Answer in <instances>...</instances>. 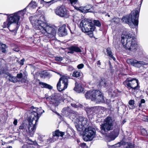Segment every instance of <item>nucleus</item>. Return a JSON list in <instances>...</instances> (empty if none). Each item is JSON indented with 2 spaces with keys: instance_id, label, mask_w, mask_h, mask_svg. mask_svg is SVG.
<instances>
[{
  "instance_id": "obj_1",
  "label": "nucleus",
  "mask_w": 148,
  "mask_h": 148,
  "mask_svg": "<svg viewBox=\"0 0 148 148\" xmlns=\"http://www.w3.org/2000/svg\"><path fill=\"white\" fill-rule=\"evenodd\" d=\"M30 20L34 28L39 30L40 35L42 34L48 38L55 37L56 31L54 28L41 20L36 19L34 17L31 18Z\"/></svg>"
},
{
  "instance_id": "obj_2",
  "label": "nucleus",
  "mask_w": 148,
  "mask_h": 148,
  "mask_svg": "<svg viewBox=\"0 0 148 148\" xmlns=\"http://www.w3.org/2000/svg\"><path fill=\"white\" fill-rule=\"evenodd\" d=\"M25 9L26 8L23 10L19 11L18 12L10 14H4L8 16L7 20L9 21L11 24V27L9 28V30L10 31L14 33L16 32L20 26L19 21L20 18L23 16L25 13Z\"/></svg>"
},
{
  "instance_id": "obj_3",
  "label": "nucleus",
  "mask_w": 148,
  "mask_h": 148,
  "mask_svg": "<svg viewBox=\"0 0 148 148\" xmlns=\"http://www.w3.org/2000/svg\"><path fill=\"white\" fill-rule=\"evenodd\" d=\"M121 42L126 49L135 52L137 50V44L135 38L130 34L121 35Z\"/></svg>"
},
{
  "instance_id": "obj_4",
  "label": "nucleus",
  "mask_w": 148,
  "mask_h": 148,
  "mask_svg": "<svg viewBox=\"0 0 148 148\" xmlns=\"http://www.w3.org/2000/svg\"><path fill=\"white\" fill-rule=\"evenodd\" d=\"M40 116V115L38 114L37 110L31 112L30 115L28 119L29 124L27 127L29 136H33L35 132L37 122Z\"/></svg>"
},
{
  "instance_id": "obj_5",
  "label": "nucleus",
  "mask_w": 148,
  "mask_h": 148,
  "mask_svg": "<svg viewBox=\"0 0 148 148\" xmlns=\"http://www.w3.org/2000/svg\"><path fill=\"white\" fill-rule=\"evenodd\" d=\"M139 12V9L136 8L132 11L129 15L123 16L122 20L128 24L130 27L134 28L135 26H138V25Z\"/></svg>"
},
{
  "instance_id": "obj_6",
  "label": "nucleus",
  "mask_w": 148,
  "mask_h": 148,
  "mask_svg": "<svg viewBox=\"0 0 148 148\" xmlns=\"http://www.w3.org/2000/svg\"><path fill=\"white\" fill-rule=\"evenodd\" d=\"M85 96L87 99H90L97 102H102L104 101L102 93L99 90L89 91L85 94Z\"/></svg>"
},
{
  "instance_id": "obj_7",
  "label": "nucleus",
  "mask_w": 148,
  "mask_h": 148,
  "mask_svg": "<svg viewBox=\"0 0 148 148\" xmlns=\"http://www.w3.org/2000/svg\"><path fill=\"white\" fill-rule=\"evenodd\" d=\"M80 25L82 30L85 33H89V34L92 36V32L95 29V27L90 20L84 19L80 23Z\"/></svg>"
},
{
  "instance_id": "obj_8",
  "label": "nucleus",
  "mask_w": 148,
  "mask_h": 148,
  "mask_svg": "<svg viewBox=\"0 0 148 148\" xmlns=\"http://www.w3.org/2000/svg\"><path fill=\"white\" fill-rule=\"evenodd\" d=\"M125 86L128 89H132L135 91L138 90L140 87L138 80L135 78H128L124 82Z\"/></svg>"
},
{
  "instance_id": "obj_9",
  "label": "nucleus",
  "mask_w": 148,
  "mask_h": 148,
  "mask_svg": "<svg viewBox=\"0 0 148 148\" xmlns=\"http://www.w3.org/2000/svg\"><path fill=\"white\" fill-rule=\"evenodd\" d=\"M114 120L110 116L107 117L103 124L101 125V128L102 132H106L112 130L113 128Z\"/></svg>"
},
{
  "instance_id": "obj_10",
  "label": "nucleus",
  "mask_w": 148,
  "mask_h": 148,
  "mask_svg": "<svg viewBox=\"0 0 148 148\" xmlns=\"http://www.w3.org/2000/svg\"><path fill=\"white\" fill-rule=\"evenodd\" d=\"M69 78L68 76L63 75L59 79L57 85L58 90L61 91L67 88L68 85V79Z\"/></svg>"
},
{
  "instance_id": "obj_11",
  "label": "nucleus",
  "mask_w": 148,
  "mask_h": 148,
  "mask_svg": "<svg viewBox=\"0 0 148 148\" xmlns=\"http://www.w3.org/2000/svg\"><path fill=\"white\" fill-rule=\"evenodd\" d=\"M54 11L56 14L60 17L67 18L69 17L68 11L64 5L57 7Z\"/></svg>"
},
{
  "instance_id": "obj_12",
  "label": "nucleus",
  "mask_w": 148,
  "mask_h": 148,
  "mask_svg": "<svg viewBox=\"0 0 148 148\" xmlns=\"http://www.w3.org/2000/svg\"><path fill=\"white\" fill-rule=\"evenodd\" d=\"M94 130V129L91 127H89L85 129L84 131V133L86 135L85 137L84 138L85 140L88 141L92 140L95 135Z\"/></svg>"
},
{
  "instance_id": "obj_13",
  "label": "nucleus",
  "mask_w": 148,
  "mask_h": 148,
  "mask_svg": "<svg viewBox=\"0 0 148 148\" xmlns=\"http://www.w3.org/2000/svg\"><path fill=\"white\" fill-rule=\"evenodd\" d=\"M127 63L137 68H140L141 66L146 65L147 63L143 61H138L134 59H127Z\"/></svg>"
},
{
  "instance_id": "obj_14",
  "label": "nucleus",
  "mask_w": 148,
  "mask_h": 148,
  "mask_svg": "<svg viewBox=\"0 0 148 148\" xmlns=\"http://www.w3.org/2000/svg\"><path fill=\"white\" fill-rule=\"evenodd\" d=\"M92 7V5H86L85 6L77 7L74 6V8L76 10L79 11L81 12L86 13L87 12H93V9L91 8Z\"/></svg>"
},
{
  "instance_id": "obj_15",
  "label": "nucleus",
  "mask_w": 148,
  "mask_h": 148,
  "mask_svg": "<svg viewBox=\"0 0 148 148\" xmlns=\"http://www.w3.org/2000/svg\"><path fill=\"white\" fill-rule=\"evenodd\" d=\"M79 121L78 124L76 126L77 130L79 132L82 131V128L83 126L86 124L87 122V119L82 116L79 117Z\"/></svg>"
},
{
  "instance_id": "obj_16",
  "label": "nucleus",
  "mask_w": 148,
  "mask_h": 148,
  "mask_svg": "<svg viewBox=\"0 0 148 148\" xmlns=\"http://www.w3.org/2000/svg\"><path fill=\"white\" fill-rule=\"evenodd\" d=\"M119 127H116L113 131L111 132L109 135V141L113 140L118 136L119 133Z\"/></svg>"
},
{
  "instance_id": "obj_17",
  "label": "nucleus",
  "mask_w": 148,
  "mask_h": 148,
  "mask_svg": "<svg viewBox=\"0 0 148 148\" xmlns=\"http://www.w3.org/2000/svg\"><path fill=\"white\" fill-rule=\"evenodd\" d=\"M66 26V25H64L59 29L58 34L59 36H63L67 34V31Z\"/></svg>"
},
{
  "instance_id": "obj_18",
  "label": "nucleus",
  "mask_w": 148,
  "mask_h": 148,
  "mask_svg": "<svg viewBox=\"0 0 148 148\" xmlns=\"http://www.w3.org/2000/svg\"><path fill=\"white\" fill-rule=\"evenodd\" d=\"M27 124L23 123L19 126L18 130L19 132L23 133V134H25L27 132Z\"/></svg>"
},
{
  "instance_id": "obj_19",
  "label": "nucleus",
  "mask_w": 148,
  "mask_h": 148,
  "mask_svg": "<svg viewBox=\"0 0 148 148\" xmlns=\"http://www.w3.org/2000/svg\"><path fill=\"white\" fill-rule=\"evenodd\" d=\"M97 110L98 108L97 106L91 108L87 107L86 109V110L87 114L94 115Z\"/></svg>"
},
{
  "instance_id": "obj_20",
  "label": "nucleus",
  "mask_w": 148,
  "mask_h": 148,
  "mask_svg": "<svg viewBox=\"0 0 148 148\" xmlns=\"http://www.w3.org/2000/svg\"><path fill=\"white\" fill-rule=\"evenodd\" d=\"M69 51L68 53H73L74 52L79 53L82 52L81 50L79 47L77 46H72L69 48Z\"/></svg>"
},
{
  "instance_id": "obj_21",
  "label": "nucleus",
  "mask_w": 148,
  "mask_h": 148,
  "mask_svg": "<svg viewBox=\"0 0 148 148\" xmlns=\"http://www.w3.org/2000/svg\"><path fill=\"white\" fill-rule=\"evenodd\" d=\"M75 91L78 93L82 92H83L84 88L81 85L78 84L76 82L75 83V87L74 88Z\"/></svg>"
},
{
  "instance_id": "obj_22",
  "label": "nucleus",
  "mask_w": 148,
  "mask_h": 148,
  "mask_svg": "<svg viewBox=\"0 0 148 148\" xmlns=\"http://www.w3.org/2000/svg\"><path fill=\"white\" fill-rule=\"evenodd\" d=\"M7 75L8 77V79L10 81L14 83L17 82L18 80L16 77L12 75L9 73H7Z\"/></svg>"
},
{
  "instance_id": "obj_23",
  "label": "nucleus",
  "mask_w": 148,
  "mask_h": 148,
  "mask_svg": "<svg viewBox=\"0 0 148 148\" xmlns=\"http://www.w3.org/2000/svg\"><path fill=\"white\" fill-rule=\"evenodd\" d=\"M64 134V132H60L59 130H56L54 132H53V135L54 137L55 136L62 137Z\"/></svg>"
},
{
  "instance_id": "obj_24",
  "label": "nucleus",
  "mask_w": 148,
  "mask_h": 148,
  "mask_svg": "<svg viewBox=\"0 0 148 148\" xmlns=\"http://www.w3.org/2000/svg\"><path fill=\"white\" fill-rule=\"evenodd\" d=\"M106 52L108 54V56H109L110 58H112L115 61L116 60L115 58L113 56L111 50L110 48H108L106 49Z\"/></svg>"
},
{
  "instance_id": "obj_25",
  "label": "nucleus",
  "mask_w": 148,
  "mask_h": 148,
  "mask_svg": "<svg viewBox=\"0 0 148 148\" xmlns=\"http://www.w3.org/2000/svg\"><path fill=\"white\" fill-rule=\"evenodd\" d=\"M50 103L54 105L55 106L58 105L59 102L55 97L52 96L50 101Z\"/></svg>"
},
{
  "instance_id": "obj_26",
  "label": "nucleus",
  "mask_w": 148,
  "mask_h": 148,
  "mask_svg": "<svg viewBox=\"0 0 148 148\" xmlns=\"http://www.w3.org/2000/svg\"><path fill=\"white\" fill-rule=\"evenodd\" d=\"M128 103L129 104L128 107L130 109H133L135 108V107L134 106L135 103L134 100H130L129 101Z\"/></svg>"
},
{
  "instance_id": "obj_27",
  "label": "nucleus",
  "mask_w": 148,
  "mask_h": 148,
  "mask_svg": "<svg viewBox=\"0 0 148 148\" xmlns=\"http://www.w3.org/2000/svg\"><path fill=\"white\" fill-rule=\"evenodd\" d=\"M39 84L43 86L44 87L48 88L49 89H51L53 87L51 85L47 84L46 83H43L42 82H40Z\"/></svg>"
},
{
  "instance_id": "obj_28",
  "label": "nucleus",
  "mask_w": 148,
  "mask_h": 148,
  "mask_svg": "<svg viewBox=\"0 0 148 148\" xmlns=\"http://www.w3.org/2000/svg\"><path fill=\"white\" fill-rule=\"evenodd\" d=\"M11 25V24L10 22V21H6L4 22L2 27L3 28H5L7 27L9 29Z\"/></svg>"
},
{
  "instance_id": "obj_29",
  "label": "nucleus",
  "mask_w": 148,
  "mask_h": 148,
  "mask_svg": "<svg viewBox=\"0 0 148 148\" xmlns=\"http://www.w3.org/2000/svg\"><path fill=\"white\" fill-rule=\"evenodd\" d=\"M37 4L34 1L31 2L26 7H30L31 8H34L37 7Z\"/></svg>"
},
{
  "instance_id": "obj_30",
  "label": "nucleus",
  "mask_w": 148,
  "mask_h": 148,
  "mask_svg": "<svg viewBox=\"0 0 148 148\" xmlns=\"http://www.w3.org/2000/svg\"><path fill=\"white\" fill-rule=\"evenodd\" d=\"M7 48L6 45L5 44L2 45V46L0 47V49L2 52L5 53L6 52V49Z\"/></svg>"
},
{
  "instance_id": "obj_31",
  "label": "nucleus",
  "mask_w": 148,
  "mask_h": 148,
  "mask_svg": "<svg viewBox=\"0 0 148 148\" xmlns=\"http://www.w3.org/2000/svg\"><path fill=\"white\" fill-rule=\"evenodd\" d=\"M141 133L143 136H148L147 132L145 129L143 128L141 129Z\"/></svg>"
},
{
  "instance_id": "obj_32",
  "label": "nucleus",
  "mask_w": 148,
  "mask_h": 148,
  "mask_svg": "<svg viewBox=\"0 0 148 148\" xmlns=\"http://www.w3.org/2000/svg\"><path fill=\"white\" fill-rule=\"evenodd\" d=\"M126 148H134V144L132 143H126Z\"/></svg>"
},
{
  "instance_id": "obj_33",
  "label": "nucleus",
  "mask_w": 148,
  "mask_h": 148,
  "mask_svg": "<svg viewBox=\"0 0 148 148\" xmlns=\"http://www.w3.org/2000/svg\"><path fill=\"white\" fill-rule=\"evenodd\" d=\"M80 76V73L78 71H74L72 74V76L75 77H78Z\"/></svg>"
},
{
  "instance_id": "obj_34",
  "label": "nucleus",
  "mask_w": 148,
  "mask_h": 148,
  "mask_svg": "<svg viewBox=\"0 0 148 148\" xmlns=\"http://www.w3.org/2000/svg\"><path fill=\"white\" fill-rule=\"evenodd\" d=\"M63 110L65 112V113H66V112L69 113H72V111L70 110L69 107L64 108L63 109Z\"/></svg>"
},
{
  "instance_id": "obj_35",
  "label": "nucleus",
  "mask_w": 148,
  "mask_h": 148,
  "mask_svg": "<svg viewBox=\"0 0 148 148\" xmlns=\"http://www.w3.org/2000/svg\"><path fill=\"white\" fill-rule=\"evenodd\" d=\"M100 86H103L104 87H106L108 85H107V83L105 81V80H102L101 79V81L100 83Z\"/></svg>"
},
{
  "instance_id": "obj_36",
  "label": "nucleus",
  "mask_w": 148,
  "mask_h": 148,
  "mask_svg": "<svg viewBox=\"0 0 148 148\" xmlns=\"http://www.w3.org/2000/svg\"><path fill=\"white\" fill-rule=\"evenodd\" d=\"M68 28L70 30L71 33L73 34L75 29V26L73 25V26L72 27H71L70 26H69Z\"/></svg>"
},
{
  "instance_id": "obj_37",
  "label": "nucleus",
  "mask_w": 148,
  "mask_h": 148,
  "mask_svg": "<svg viewBox=\"0 0 148 148\" xmlns=\"http://www.w3.org/2000/svg\"><path fill=\"white\" fill-rule=\"evenodd\" d=\"M94 22L95 25L97 27H99L101 26L100 22L98 20H94Z\"/></svg>"
},
{
  "instance_id": "obj_38",
  "label": "nucleus",
  "mask_w": 148,
  "mask_h": 148,
  "mask_svg": "<svg viewBox=\"0 0 148 148\" xmlns=\"http://www.w3.org/2000/svg\"><path fill=\"white\" fill-rule=\"evenodd\" d=\"M31 109L33 110V111L32 112L33 110H35L36 109L37 110H38V114H40V116L42 114V113L43 112H44V110H43V112H41V113H39V112H38L39 111L38 110L39 109L38 108H35L33 106H32L31 107Z\"/></svg>"
},
{
  "instance_id": "obj_39",
  "label": "nucleus",
  "mask_w": 148,
  "mask_h": 148,
  "mask_svg": "<svg viewBox=\"0 0 148 148\" xmlns=\"http://www.w3.org/2000/svg\"><path fill=\"white\" fill-rule=\"evenodd\" d=\"M54 137L53 136L52 138H49L47 140V142L49 143L54 142L55 141L54 140Z\"/></svg>"
},
{
  "instance_id": "obj_40",
  "label": "nucleus",
  "mask_w": 148,
  "mask_h": 148,
  "mask_svg": "<svg viewBox=\"0 0 148 148\" xmlns=\"http://www.w3.org/2000/svg\"><path fill=\"white\" fill-rule=\"evenodd\" d=\"M55 59L56 61L61 62L63 60V58L60 57H56Z\"/></svg>"
},
{
  "instance_id": "obj_41",
  "label": "nucleus",
  "mask_w": 148,
  "mask_h": 148,
  "mask_svg": "<svg viewBox=\"0 0 148 148\" xmlns=\"http://www.w3.org/2000/svg\"><path fill=\"white\" fill-rule=\"evenodd\" d=\"M45 136H38V138L40 142H43L44 140V139L43 138Z\"/></svg>"
},
{
  "instance_id": "obj_42",
  "label": "nucleus",
  "mask_w": 148,
  "mask_h": 148,
  "mask_svg": "<svg viewBox=\"0 0 148 148\" xmlns=\"http://www.w3.org/2000/svg\"><path fill=\"white\" fill-rule=\"evenodd\" d=\"M71 4L73 5L76 4L78 0H69Z\"/></svg>"
},
{
  "instance_id": "obj_43",
  "label": "nucleus",
  "mask_w": 148,
  "mask_h": 148,
  "mask_svg": "<svg viewBox=\"0 0 148 148\" xmlns=\"http://www.w3.org/2000/svg\"><path fill=\"white\" fill-rule=\"evenodd\" d=\"M84 66L83 64H80L77 66V67L79 69H81L83 68Z\"/></svg>"
},
{
  "instance_id": "obj_44",
  "label": "nucleus",
  "mask_w": 148,
  "mask_h": 148,
  "mask_svg": "<svg viewBox=\"0 0 148 148\" xmlns=\"http://www.w3.org/2000/svg\"><path fill=\"white\" fill-rule=\"evenodd\" d=\"M131 2V0H126L125 1V4L126 5H129Z\"/></svg>"
},
{
  "instance_id": "obj_45",
  "label": "nucleus",
  "mask_w": 148,
  "mask_h": 148,
  "mask_svg": "<svg viewBox=\"0 0 148 148\" xmlns=\"http://www.w3.org/2000/svg\"><path fill=\"white\" fill-rule=\"evenodd\" d=\"M23 76V74L21 73L17 74L16 76V77L19 78L21 79L22 77Z\"/></svg>"
},
{
  "instance_id": "obj_46",
  "label": "nucleus",
  "mask_w": 148,
  "mask_h": 148,
  "mask_svg": "<svg viewBox=\"0 0 148 148\" xmlns=\"http://www.w3.org/2000/svg\"><path fill=\"white\" fill-rule=\"evenodd\" d=\"M47 95H45V98L48 101H50L51 100L52 98V97L49 96V97H47Z\"/></svg>"
},
{
  "instance_id": "obj_47",
  "label": "nucleus",
  "mask_w": 148,
  "mask_h": 148,
  "mask_svg": "<svg viewBox=\"0 0 148 148\" xmlns=\"http://www.w3.org/2000/svg\"><path fill=\"white\" fill-rule=\"evenodd\" d=\"M25 61V60L24 59H23L21 60L20 62H19V63L21 65H23L24 64V62Z\"/></svg>"
},
{
  "instance_id": "obj_48",
  "label": "nucleus",
  "mask_w": 148,
  "mask_h": 148,
  "mask_svg": "<svg viewBox=\"0 0 148 148\" xmlns=\"http://www.w3.org/2000/svg\"><path fill=\"white\" fill-rule=\"evenodd\" d=\"M121 145L120 143H118L114 145V147H119L121 146Z\"/></svg>"
},
{
  "instance_id": "obj_49",
  "label": "nucleus",
  "mask_w": 148,
  "mask_h": 148,
  "mask_svg": "<svg viewBox=\"0 0 148 148\" xmlns=\"http://www.w3.org/2000/svg\"><path fill=\"white\" fill-rule=\"evenodd\" d=\"M71 105L72 106L75 108H77L79 106V105H76L74 103H71Z\"/></svg>"
},
{
  "instance_id": "obj_50",
  "label": "nucleus",
  "mask_w": 148,
  "mask_h": 148,
  "mask_svg": "<svg viewBox=\"0 0 148 148\" xmlns=\"http://www.w3.org/2000/svg\"><path fill=\"white\" fill-rule=\"evenodd\" d=\"M97 64L98 66L99 67H100V66L101 65V62H100V60L98 61L97 62Z\"/></svg>"
},
{
  "instance_id": "obj_51",
  "label": "nucleus",
  "mask_w": 148,
  "mask_h": 148,
  "mask_svg": "<svg viewBox=\"0 0 148 148\" xmlns=\"http://www.w3.org/2000/svg\"><path fill=\"white\" fill-rule=\"evenodd\" d=\"M17 120L16 119H15L13 122V124L15 125H17Z\"/></svg>"
},
{
  "instance_id": "obj_52",
  "label": "nucleus",
  "mask_w": 148,
  "mask_h": 148,
  "mask_svg": "<svg viewBox=\"0 0 148 148\" xmlns=\"http://www.w3.org/2000/svg\"><path fill=\"white\" fill-rule=\"evenodd\" d=\"M81 146V147L84 148L86 146V144L85 143H83L80 144Z\"/></svg>"
},
{
  "instance_id": "obj_53",
  "label": "nucleus",
  "mask_w": 148,
  "mask_h": 148,
  "mask_svg": "<svg viewBox=\"0 0 148 148\" xmlns=\"http://www.w3.org/2000/svg\"><path fill=\"white\" fill-rule=\"evenodd\" d=\"M13 50L14 51H16V52H18L19 50V49L18 48H14L13 49Z\"/></svg>"
},
{
  "instance_id": "obj_54",
  "label": "nucleus",
  "mask_w": 148,
  "mask_h": 148,
  "mask_svg": "<svg viewBox=\"0 0 148 148\" xmlns=\"http://www.w3.org/2000/svg\"><path fill=\"white\" fill-rule=\"evenodd\" d=\"M145 102V100L143 99H141V101H140V103H144Z\"/></svg>"
},
{
  "instance_id": "obj_55",
  "label": "nucleus",
  "mask_w": 148,
  "mask_h": 148,
  "mask_svg": "<svg viewBox=\"0 0 148 148\" xmlns=\"http://www.w3.org/2000/svg\"><path fill=\"white\" fill-rule=\"evenodd\" d=\"M141 104H142V103H140L139 104V105L138 106H139V107H141Z\"/></svg>"
},
{
  "instance_id": "obj_56",
  "label": "nucleus",
  "mask_w": 148,
  "mask_h": 148,
  "mask_svg": "<svg viewBox=\"0 0 148 148\" xmlns=\"http://www.w3.org/2000/svg\"><path fill=\"white\" fill-rule=\"evenodd\" d=\"M145 117L146 118V119L147 120V121H148V117L147 116H145Z\"/></svg>"
},
{
  "instance_id": "obj_57",
  "label": "nucleus",
  "mask_w": 148,
  "mask_h": 148,
  "mask_svg": "<svg viewBox=\"0 0 148 148\" xmlns=\"http://www.w3.org/2000/svg\"><path fill=\"white\" fill-rule=\"evenodd\" d=\"M3 44L0 41V47L2 46V45Z\"/></svg>"
},
{
  "instance_id": "obj_58",
  "label": "nucleus",
  "mask_w": 148,
  "mask_h": 148,
  "mask_svg": "<svg viewBox=\"0 0 148 148\" xmlns=\"http://www.w3.org/2000/svg\"><path fill=\"white\" fill-rule=\"evenodd\" d=\"M7 148H12V146H10L7 147Z\"/></svg>"
},
{
  "instance_id": "obj_59",
  "label": "nucleus",
  "mask_w": 148,
  "mask_h": 148,
  "mask_svg": "<svg viewBox=\"0 0 148 148\" xmlns=\"http://www.w3.org/2000/svg\"><path fill=\"white\" fill-rule=\"evenodd\" d=\"M29 140H30L31 142H32L33 143H34L31 140H30L29 139H28Z\"/></svg>"
},
{
  "instance_id": "obj_60",
  "label": "nucleus",
  "mask_w": 148,
  "mask_h": 148,
  "mask_svg": "<svg viewBox=\"0 0 148 148\" xmlns=\"http://www.w3.org/2000/svg\"><path fill=\"white\" fill-rule=\"evenodd\" d=\"M107 14V15L108 17H110V15H109L108 14H107L106 15V16Z\"/></svg>"
},
{
  "instance_id": "obj_61",
  "label": "nucleus",
  "mask_w": 148,
  "mask_h": 148,
  "mask_svg": "<svg viewBox=\"0 0 148 148\" xmlns=\"http://www.w3.org/2000/svg\"><path fill=\"white\" fill-rule=\"evenodd\" d=\"M12 27V29H14V28H15V27H14V26Z\"/></svg>"
},
{
  "instance_id": "obj_62",
  "label": "nucleus",
  "mask_w": 148,
  "mask_h": 148,
  "mask_svg": "<svg viewBox=\"0 0 148 148\" xmlns=\"http://www.w3.org/2000/svg\"><path fill=\"white\" fill-rule=\"evenodd\" d=\"M57 74H58L60 75H60V73H57Z\"/></svg>"
},
{
  "instance_id": "obj_63",
  "label": "nucleus",
  "mask_w": 148,
  "mask_h": 148,
  "mask_svg": "<svg viewBox=\"0 0 148 148\" xmlns=\"http://www.w3.org/2000/svg\"><path fill=\"white\" fill-rule=\"evenodd\" d=\"M114 18H113V19H112V21H113V20H114Z\"/></svg>"
},
{
  "instance_id": "obj_64",
  "label": "nucleus",
  "mask_w": 148,
  "mask_h": 148,
  "mask_svg": "<svg viewBox=\"0 0 148 148\" xmlns=\"http://www.w3.org/2000/svg\"><path fill=\"white\" fill-rule=\"evenodd\" d=\"M130 2V1H129L127 2L126 3H129V2Z\"/></svg>"
}]
</instances>
